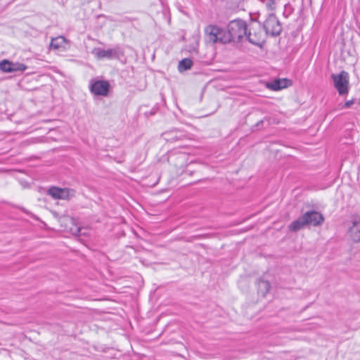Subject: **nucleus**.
Returning <instances> with one entry per match:
<instances>
[{"label":"nucleus","mask_w":360,"mask_h":360,"mask_svg":"<svg viewBox=\"0 0 360 360\" xmlns=\"http://www.w3.org/2000/svg\"><path fill=\"white\" fill-rule=\"evenodd\" d=\"M324 221L323 216L316 211H308L292 221L288 226L292 231H297L306 226H317Z\"/></svg>","instance_id":"f257e3e1"},{"label":"nucleus","mask_w":360,"mask_h":360,"mask_svg":"<svg viewBox=\"0 0 360 360\" xmlns=\"http://www.w3.org/2000/svg\"><path fill=\"white\" fill-rule=\"evenodd\" d=\"M248 26L242 20L231 21L227 26L226 38L231 41L238 42L246 37Z\"/></svg>","instance_id":"f03ea898"},{"label":"nucleus","mask_w":360,"mask_h":360,"mask_svg":"<svg viewBox=\"0 0 360 360\" xmlns=\"http://www.w3.org/2000/svg\"><path fill=\"white\" fill-rule=\"evenodd\" d=\"M205 41L208 44L229 43L226 33L220 27L213 25H209L205 28Z\"/></svg>","instance_id":"7ed1b4c3"},{"label":"nucleus","mask_w":360,"mask_h":360,"mask_svg":"<svg viewBox=\"0 0 360 360\" xmlns=\"http://www.w3.org/2000/svg\"><path fill=\"white\" fill-rule=\"evenodd\" d=\"M265 37L263 28L259 25L250 27L245 37L251 44L259 47L264 44Z\"/></svg>","instance_id":"20e7f679"},{"label":"nucleus","mask_w":360,"mask_h":360,"mask_svg":"<svg viewBox=\"0 0 360 360\" xmlns=\"http://www.w3.org/2000/svg\"><path fill=\"white\" fill-rule=\"evenodd\" d=\"M332 78L335 87L340 95H345L349 91V74L342 71L340 74L333 75Z\"/></svg>","instance_id":"39448f33"},{"label":"nucleus","mask_w":360,"mask_h":360,"mask_svg":"<svg viewBox=\"0 0 360 360\" xmlns=\"http://www.w3.org/2000/svg\"><path fill=\"white\" fill-rule=\"evenodd\" d=\"M264 29L266 34H269L273 36L278 35L282 30L279 21L274 15H270L265 20Z\"/></svg>","instance_id":"423d86ee"},{"label":"nucleus","mask_w":360,"mask_h":360,"mask_svg":"<svg viewBox=\"0 0 360 360\" xmlns=\"http://www.w3.org/2000/svg\"><path fill=\"white\" fill-rule=\"evenodd\" d=\"M48 193L54 199L69 200L75 196V191L68 188L51 187L49 189Z\"/></svg>","instance_id":"0eeeda50"},{"label":"nucleus","mask_w":360,"mask_h":360,"mask_svg":"<svg viewBox=\"0 0 360 360\" xmlns=\"http://www.w3.org/2000/svg\"><path fill=\"white\" fill-rule=\"evenodd\" d=\"M26 69L27 66L23 63H13L8 60H3L0 62V70L4 72H23Z\"/></svg>","instance_id":"6e6552de"},{"label":"nucleus","mask_w":360,"mask_h":360,"mask_svg":"<svg viewBox=\"0 0 360 360\" xmlns=\"http://www.w3.org/2000/svg\"><path fill=\"white\" fill-rule=\"evenodd\" d=\"M92 53L96 56L97 59H111L117 56V49H110L104 50L100 48L94 49L92 51Z\"/></svg>","instance_id":"1a4fd4ad"},{"label":"nucleus","mask_w":360,"mask_h":360,"mask_svg":"<svg viewBox=\"0 0 360 360\" xmlns=\"http://www.w3.org/2000/svg\"><path fill=\"white\" fill-rule=\"evenodd\" d=\"M109 83L106 81H96L91 86V91L99 96H106L109 90Z\"/></svg>","instance_id":"9d476101"},{"label":"nucleus","mask_w":360,"mask_h":360,"mask_svg":"<svg viewBox=\"0 0 360 360\" xmlns=\"http://www.w3.org/2000/svg\"><path fill=\"white\" fill-rule=\"evenodd\" d=\"M290 81L287 79H277L272 82H266V86L273 91H279L289 86Z\"/></svg>","instance_id":"9b49d317"},{"label":"nucleus","mask_w":360,"mask_h":360,"mask_svg":"<svg viewBox=\"0 0 360 360\" xmlns=\"http://www.w3.org/2000/svg\"><path fill=\"white\" fill-rule=\"evenodd\" d=\"M349 235L354 242H360V219H354L349 229Z\"/></svg>","instance_id":"f8f14e48"},{"label":"nucleus","mask_w":360,"mask_h":360,"mask_svg":"<svg viewBox=\"0 0 360 360\" xmlns=\"http://www.w3.org/2000/svg\"><path fill=\"white\" fill-rule=\"evenodd\" d=\"M258 294L264 297L269 292L271 283L268 281L259 279L257 281Z\"/></svg>","instance_id":"ddd939ff"},{"label":"nucleus","mask_w":360,"mask_h":360,"mask_svg":"<svg viewBox=\"0 0 360 360\" xmlns=\"http://www.w3.org/2000/svg\"><path fill=\"white\" fill-rule=\"evenodd\" d=\"M66 220L70 225L69 230L73 235L81 236L86 234V232L83 231L84 229L80 227L73 219L67 218Z\"/></svg>","instance_id":"4468645a"},{"label":"nucleus","mask_w":360,"mask_h":360,"mask_svg":"<svg viewBox=\"0 0 360 360\" xmlns=\"http://www.w3.org/2000/svg\"><path fill=\"white\" fill-rule=\"evenodd\" d=\"M67 42L68 41L64 37L58 36L52 39L50 46L55 50L65 49V45Z\"/></svg>","instance_id":"2eb2a0df"},{"label":"nucleus","mask_w":360,"mask_h":360,"mask_svg":"<svg viewBox=\"0 0 360 360\" xmlns=\"http://www.w3.org/2000/svg\"><path fill=\"white\" fill-rule=\"evenodd\" d=\"M193 62L191 59L184 58L179 63L178 68L180 72H182L189 70L191 68Z\"/></svg>","instance_id":"dca6fc26"},{"label":"nucleus","mask_w":360,"mask_h":360,"mask_svg":"<svg viewBox=\"0 0 360 360\" xmlns=\"http://www.w3.org/2000/svg\"><path fill=\"white\" fill-rule=\"evenodd\" d=\"M271 11L276 8V0H262Z\"/></svg>","instance_id":"f3484780"},{"label":"nucleus","mask_w":360,"mask_h":360,"mask_svg":"<svg viewBox=\"0 0 360 360\" xmlns=\"http://www.w3.org/2000/svg\"><path fill=\"white\" fill-rule=\"evenodd\" d=\"M353 103H354V101H347V102L345 103V108H349V107H350Z\"/></svg>","instance_id":"a211bd4d"}]
</instances>
